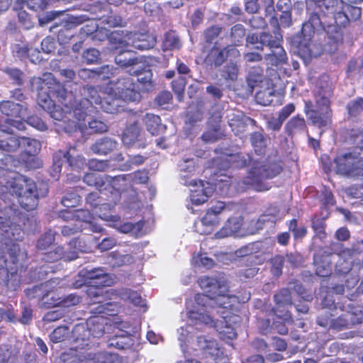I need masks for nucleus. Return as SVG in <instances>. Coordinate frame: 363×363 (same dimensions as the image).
<instances>
[{"label": "nucleus", "instance_id": "nucleus-1", "mask_svg": "<svg viewBox=\"0 0 363 363\" xmlns=\"http://www.w3.org/2000/svg\"><path fill=\"white\" fill-rule=\"evenodd\" d=\"M199 284L208 294H197L194 301L187 303L189 321L192 324H208L212 322L209 314L216 307L230 309L238 301L235 296L227 294L228 287L224 277L219 279L203 277L199 279Z\"/></svg>", "mask_w": 363, "mask_h": 363}, {"label": "nucleus", "instance_id": "nucleus-2", "mask_svg": "<svg viewBox=\"0 0 363 363\" xmlns=\"http://www.w3.org/2000/svg\"><path fill=\"white\" fill-rule=\"evenodd\" d=\"M195 328L191 323L186 324L177 330L178 340L185 360L177 363H201L195 359L188 358V355L200 351L206 357L213 359L215 363H229V359L214 340L197 334Z\"/></svg>", "mask_w": 363, "mask_h": 363}, {"label": "nucleus", "instance_id": "nucleus-3", "mask_svg": "<svg viewBox=\"0 0 363 363\" xmlns=\"http://www.w3.org/2000/svg\"><path fill=\"white\" fill-rule=\"evenodd\" d=\"M82 100L74 106L73 115L78 121H85L88 115L94 112V109H101L106 113L118 112V101L111 102L110 99H101L98 91L90 86H84L82 91Z\"/></svg>", "mask_w": 363, "mask_h": 363}, {"label": "nucleus", "instance_id": "nucleus-4", "mask_svg": "<svg viewBox=\"0 0 363 363\" xmlns=\"http://www.w3.org/2000/svg\"><path fill=\"white\" fill-rule=\"evenodd\" d=\"M6 182V188L15 194L21 206L27 211L34 209L38 201L37 187L35 182L20 174L10 172Z\"/></svg>", "mask_w": 363, "mask_h": 363}, {"label": "nucleus", "instance_id": "nucleus-5", "mask_svg": "<svg viewBox=\"0 0 363 363\" xmlns=\"http://www.w3.org/2000/svg\"><path fill=\"white\" fill-rule=\"evenodd\" d=\"M236 157H242V162L241 164H238V166L246 165L247 161H249L250 169L248 175L245 179V183L258 191H265L269 189L262 183L264 179L272 178L281 171V167L278 163L266 164L264 161H259L256 158H251L249 155H247V159L240 155H238Z\"/></svg>", "mask_w": 363, "mask_h": 363}, {"label": "nucleus", "instance_id": "nucleus-6", "mask_svg": "<svg viewBox=\"0 0 363 363\" xmlns=\"http://www.w3.org/2000/svg\"><path fill=\"white\" fill-rule=\"evenodd\" d=\"M102 92L108 95L111 102L117 100L118 110L121 100L138 101L141 98L140 93L137 90V84L130 77L118 78L116 82L111 81L103 87Z\"/></svg>", "mask_w": 363, "mask_h": 363}, {"label": "nucleus", "instance_id": "nucleus-7", "mask_svg": "<svg viewBox=\"0 0 363 363\" xmlns=\"http://www.w3.org/2000/svg\"><path fill=\"white\" fill-rule=\"evenodd\" d=\"M337 173L349 177H363V146L337 156L334 161Z\"/></svg>", "mask_w": 363, "mask_h": 363}, {"label": "nucleus", "instance_id": "nucleus-8", "mask_svg": "<svg viewBox=\"0 0 363 363\" xmlns=\"http://www.w3.org/2000/svg\"><path fill=\"white\" fill-rule=\"evenodd\" d=\"M316 108H313L311 101L306 102L305 113L313 124L323 128L328 126L331 123V113L330 109V101L325 94H315Z\"/></svg>", "mask_w": 363, "mask_h": 363}, {"label": "nucleus", "instance_id": "nucleus-9", "mask_svg": "<svg viewBox=\"0 0 363 363\" xmlns=\"http://www.w3.org/2000/svg\"><path fill=\"white\" fill-rule=\"evenodd\" d=\"M58 284L59 280L57 279H50L41 284L39 289L47 291V293L42 297V300L44 303L52 306H57L61 307H70L79 303L80 298L75 294H69L62 299L60 298H55L54 294H52L51 291Z\"/></svg>", "mask_w": 363, "mask_h": 363}, {"label": "nucleus", "instance_id": "nucleus-10", "mask_svg": "<svg viewBox=\"0 0 363 363\" xmlns=\"http://www.w3.org/2000/svg\"><path fill=\"white\" fill-rule=\"evenodd\" d=\"M30 82L31 88L38 92L49 89L53 95L57 94L62 99H65L67 95V91L64 86L55 80L51 73L44 74L43 77H33Z\"/></svg>", "mask_w": 363, "mask_h": 363}, {"label": "nucleus", "instance_id": "nucleus-11", "mask_svg": "<svg viewBox=\"0 0 363 363\" xmlns=\"http://www.w3.org/2000/svg\"><path fill=\"white\" fill-rule=\"evenodd\" d=\"M0 111L6 116L16 118V120L8 119L7 123L18 130L25 129L24 123L21 119H25L27 116V108L20 104H16L10 101L0 103Z\"/></svg>", "mask_w": 363, "mask_h": 363}, {"label": "nucleus", "instance_id": "nucleus-12", "mask_svg": "<svg viewBox=\"0 0 363 363\" xmlns=\"http://www.w3.org/2000/svg\"><path fill=\"white\" fill-rule=\"evenodd\" d=\"M66 162L72 169L79 171L86 165L85 159L77 154L74 148L69 150L66 153L60 152L54 156L53 169L55 172H60L62 164Z\"/></svg>", "mask_w": 363, "mask_h": 363}, {"label": "nucleus", "instance_id": "nucleus-13", "mask_svg": "<svg viewBox=\"0 0 363 363\" xmlns=\"http://www.w3.org/2000/svg\"><path fill=\"white\" fill-rule=\"evenodd\" d=\"M342 1L338 0H313L310 2V6L313 7L314 15L317 17L320 24L325 27L326 25L331 23L325 18L330 17L331 14H334L337 11V6Z\"/></svg>", "mask_w": 363, "mask_h": 363}, {"label": "nucleus", "instance_id": "nucleus-14", "mask_svg": "<svg viewBox=\"0 0 363 363\" xmlns=\"http://www.w3.org/2000/svg\"><path fill=\"white\" fill-rule=\"evenodd\" d=\"M157 43L156 37L148 33H130L125 35L120 44H126L131 49L146 50L152 48Z\"/></svg>", "mask_w": 363, "mask_h": 363}, {"label": "nucleus", "instance_id": "nucleus-15", "mask_svg": "<svg viewBox=\"0 0 363 363\" xmlns=\"http://www.w3.org/2000/svg\"><path fill=\"white\" fill-rule=\"evenodd\" d=\"M186 186L191 187L190 200L194 205H201L205 203L213 191V187L208 182L201 180L191 179Z\"/></svg>", "mask_w": 363, "mask_h": 363}, {"label": "nucleus", "instance_id": "nucleus-16", "mask_svg": "<svg viewBox=\"0 0 363 363\" xmlns=\"http://www.w3.org/2000/svg\"><path fill=\"white\" fill-rule=\"evenodd\" d=\"M240 56L239 50L233 46L229 45L220 50L213 48L209 52L207 60L215 66H220L226 59H236Z\"/></svg>", "mask_w": 363, "mask_h": 363}, {"label": "nucleus", "instance_id": "nucleus-17", "mask_svg": "<svg viewBox=\"0 0 363 363\" xmlns=\"http://www.w3.org/2000/svg\"><path fill=\"white\" fill-rule=\"evenodd\" d=\"M70 247H73L74 250L65 251L62 247H57L55 252H50L46 256L48 261H55L57 259H64L65 261H72L78 257L79 251H82L80 248V242L78 240H73L69 243Z\"/></svg>", "mask_w": 363, "mask_h": 363}, {"label": "nucleus", "instance_id": "nucleus-18", "mask_svg": "<svg viewBox=\"0 0 363 363\" xmlns=\"http://www.w3.org/2000/svg\"><path fill=\"white\" fill-rule=\"evenodd\" d=\"M86 279L89 280V283L91 286L96 288L111 286L115 281V277L101 268L87 272Z\"/></svg>", "mask_w": 363, "mask_h": 363}, {"label": "nucleus", "instance_id": "nucleus-19", "mask_svg": "<svg viewBox=\"0 0 363 363\" xmlns=\"http://www.w3.org/2000/svg\"><path fill=\"white\" fill-rule=\"evenodd\" d=\"M122 142L127 147L135 145L138 148H144L145 143L142 140L140 129L137 124L127 127L122 134Z\"/></svg>", "mask_w": 363, "mask_h": 363}, {"label": "nucleus", "instance_id": "nucleus-20", "mask_svg": "<svg viewBox=\"0 0 363 363\" xmlns=\"http://www.w3.org/2000/svg\"><path fill=\"white\" fill-rule=\"evenodd\" d=\"M274 300L276 302V307L274 309V313L284 320H287L289 318V315L288 311H285V308L291 305V298L289 291L288 289L281 290L278 294L274 295Z\"/></svg>", "mask_w": 363, "mask_h": 363}, {"label": "nucleus", "instance_id": "nucleus-21", "mask_svg": "<svg viewBox=\"0 0 363 363\" xmlns=\"http://www.w3.org/2000/svg\"><path fill=\"white\" fill-rule=\"evenodd\" d=\"M111 180L110 177L97 173H88L84 177V182L89 186H95L99 191L104 189L113 194V189L111 185Z\"/></svg>", "mask_w": 363, "mask_h": 363}, {"label": "nucleus", "instance_id": "nucleus-22", "mask_svg": "<svg viewBox=\"0 0 363 363\" xmlns=\"http://www.w3.org/2000/svg\"><path fill=\"white\" fill-rule=\"evenodd\" d=\"M328 35V41L325 45L324 50L330 53L335 52L342 44V33L339 28L333 26H328L327 31Z\"/></svg>", "mask_w": 363, "mask_h": 363}, {"label": "nucleus", "instance_id": "nucleus-23", "mask_svg": "<svg viewBox=\"0 0 363 363\" xmlns=\"http://www.w3.org/2000/svg\"><path fill=\"white\" fill-rule=\"evenodd\" d=\"M100 217L104 220L114 222L115 224L113 225V227L123 233H131L133 235H136L139 233L143 226V225L140 223H136L135 224L130 222L124 223L123 224L118 223L119 217L116 216L104 215V217H102L100 215Z\"/></svg>", "mask_w": 363, "mask_h": 363}, {"label": "nucleus", "instance_id": "nucleus-24", "mask_svg": "<svg viewBox=\"0 0 363 363\" xmlns=\"http://www.w3.org/2000/svg\"><path fill=\"white\" fill-rule=\"evenodd\" d=\"M180 180L184 185L189 184L196 171V163L193 158H183L179 164Z\"/></svg>", "mask_w": 363, "mask_h": 363}, {"label": "nucleus", "instance_id": "nucleus-25", "mask_svg": "<svg viewBox=\"0 0 363 363\" xmlns=\"http://www.w3.org/2000/svg\"><path fill=\"white\" fill-rule=\"evenodd\" d=\"M53 97H55L58 99L59 102H63L67 98H69V100L72 99L73 96L71 93H67L65 97L62 99V97L57 96V94H52L49 89H45L40 92H38V103L40 106H41L45 111L50 110L54 106V101L52 99Z\"/></svg>", "mask_w": 363, "mask_h": 363}, {"label": "nucleus", "instance_id": "nucleus-26", "mask_svg": "<svg viewBox=\"0 0 363 363\" xmlns=\"http://www.w3.org/2000/svg\"><path fill=\"white\" fill-rule=\"evenodd\" d=\"M270 49V52L264 56L265 60L270 65L277 66L286 62L287 55L286 52L279 43Z\"/></svg>", "mask_w": 363, "mask_h": 363}, {"label": "nucleus", "instance_id": "nucleus-27", "mask_svg": "<svg viewBox=\"0 0 363 363\" xmlns=\"http://www.w3.org/2000/svg\"><path fill=\"white\" fill-rule=\"evenodd\" d=\"M72 99L69 100V98H67L63 102H60L62 105L65 106V109H62L59 105H56L54 104V106L50 110H48V113L50 114V117L52 118L55 121H64L65 118H67V114H72V111L74 108L72 104H69V102L71 101Z\"/></svg>", "mask_w": 363, "mask_h": 363}, {"label": "nucleus", "instance_id": "nucleus-28", "mask_svg": "<svg viewBox=\"0 0 363 363\" xmlns=\"http://www.w3.org/2000/svg\"><path fill=\"white\" fill-rule=\"evenodd\" d=\"M122 47H124L125 50L121 52L115 57V62L119 66L128 68L129 67L134 66L138 63V59L133 56L132 49L128 47L126 44H121Z\"/></svg>", "mask_w": 363, "mask_h": 363}, {"label": "nucleus", "instance_id": "nucleus-29", "mask_svg": "<svg viewBox=\"0 0 363 363\" xmlns=\"http://www.w3.org/2000/svg\"><path fill=\"white\" fill-rule=\"evenodd\" d=\"M19 142L20 147L23 148L28 155L27 160L23 159V161L27 162L28 160H33V155L37 153L40 148V143L35 139L26 137H20Z\"/></svg>", "mask_w": 363, "mask_h": 363}, {"label": "nucleus", "instance_id": "nucleus-30", "mask_svg": "<svg viewBox=\"0 0 363 363\" xmlns=\"http://www.w3.org/2000/svg\"><path fill=\"white\" fill-rule=\"evenodd\" d=\"M118 146V143L110 138H104L96 142L91 147L94 153L106 155Z\"/></svg>", "mask_w": 363, "mask_h": 363}, {"label": "nucleus", "instance_id": "nucleus-31", "mask_svg": "<svg viewBox=\"0 0 363 363\" xmlns=\"http://www.w3.org/2000/svg\"><path fill=\"white\" fill-rule=\"evenodd\" d=\"M281 42L282 36L278 30L274 32V35L267 32H262L259 34V45H257L255 48L262 49V45L272 48Z\"/></svg>", "mask_w": 363, "mask_h": 363}, {"label": "nucleus", "instance_id": "nucleus-32", "mask_svg": "<svg viewBox=\"0 0 363 363\" xmlns=\"http://www.w3.org/2000/svg\"><path fill=\"white\" fill-rule=\"evenodd\" d=\"M314 264L316 274L319 277H327L332 272L330 257L328 255L320 257L318 255L314 257Z\"/></svg>", "mask_w": 363, "mask_h": 363}, {"label": "nucleus", "instance_id": "nucleus-33", "mask_svg": "<svg viewBox=\"0 0 363 363\" xmlns=\"http://www.w3.org/2000/svg\"><path fill=\"white\" fill-rule=\"evenodd\" d=\"M242 225V221L238 218H230L228 220L225 226L220 232L217 233L218 238H223L231 235L240 228Z\"/></svg>", "mask_w": 363, "mask_h": 363}, {"label": "nucleus", "instance_id": "nucleus-34", "mask_svg": "<svg viewBox=\"0 0 363 363\" xmlns=\"http://www.w3.org/2000/svg\"><path fill=\"white\" fill-rule=\"evenodd\" d=\"M104 191H105L104 189H102L101 191H94L89 194L86 196V202L94 208L100 206L101 208H106V207L110 208L111 206H113L111 203H104V201L106 200L104 197V196L106 195V194L104 192Z\"/></svg>", "mask_w": 363, "mask_h": 363}, {"label": "nucleus", "instance_id": "nucleus-35", "mask_svg": "<svg viewBox=\"0 0 363 363\" xmlns=\"http://www.w3.org/2000/svg\"><path fill=\"white\" fill-rule=\"evenodd\" d=\"M145 121L147 130L152 135H157L164 129V126L161 123V119L158 116L147 113Z\"/></svg>", "mask_w": 363, "mask_h": 363}, {"label": "nucleus", "instance_id": "nucleus-36", "mask_svg": "<svg viewBox=\"0 0 363 363\" xmlns=\"http://www.w3.org/2000/svg\"><path fill=\"white\" fill-rule=\"evenodd\" d=\"M181 43L177 35L174 31H169L164 34L162 48L164 51L179 49Z\"/></svg>", "mask_w": 363, "mask_h": 363}, {"label": "nucleus", "instance_id": "nucleus-37", "mask_svg": "<svg viewBox=\"0 0 363 363\" xmlns=\"http://www.w3.org/2000/svg\"><path fill=\"white\" fill-rule=\"evenodd\" d=\"M306 122L303 118L296 116L291 118L286 125L285 129L288 134L293 135L303 131Z\"/></svg>", "mask_w": 363, "mask_h": 363}, {"label": "nucleus", "instance_id": "nucleus-38", "mask_svg": "<svg viewBox=\"0 0 363 363\" xmlns=\"http://www.w3.org/2000/svg\"><path fill=\"white\" fill-rule=\"evenodd\" d=\"M220 217L212 212L206 211L205 216L201 220V224L206 227V229L201 231V233H209L220 223Z\"/></svg>", "mask_w": 363, "mask_h": 363}, {"label": "nucleus", "instance_id": "nucleus-39", "mask_svg": "<svg viewBox=\"0 0 363 363\" xmlns=\"http://www.w3.org/2000/svg\"><path fill=\"white\" fill-rule=\"evenodd\" d=\"M104 319L101 317H96L90 318L87 321V325L89 326V331H90V335L95 337H100L104 335Z\"/></svg>", "mask_w": 363, "mask_h": 363}, {"label": "nucleus", "instance_id": "nucleus-40", "mask_svg": "<svg viewBox=\"0 0 363 363\" xmlns=\"http://www.w3.org/2000/svg\"><path fill=\"white\" fill-rule=\"evenodd\" d=\"M213 311H211L209 313H206L209 314L212 318V322L211 323L206 324L207 325L214 326L217 331L223 337L228 339L233 340L236 337L237 333L235 331L234 328L229 325H225V327L218 325V322L214 321L213 317Z\"/></svg>", "mask_w": 363, "mask_h": 363}, {"label": "nucleus", "instance_id": "nucleus-41", "mask_svg": "<svg viewBox=\"0 0 363 363\" xmlns=\"http://www.w3.org/2000/svg\"><path fill=\"white\" fill-rule=\"evenodd\" d=\"M96 303L98 306L91 308V311L95 313L113 315L117 311L118 306L112 302H103L99 300Z\"/></svg>", "mask_w": 363, "mask_h": 363}, {"label": "nucleus", "instance_id": "nucleus-42", "mask_svg": "<svg viewBox=\"0 0 363 363\" xmlns=\"http://www.w3.org/2000/svg\"><path fill=\"white\" fill-rule=\"evenodd\" d=\"M345 13L346 12L344 9V2L342 1L340 3L339 6H337L335 13L334 14H331L330 17H328V18H331V20L334 21L337 26H345L350 21V19Z\"/></svg>", "mask_w": 363, "mask_h": 363}, {"label": "nucleus", "instance_id": "nucleus-43", "mask_svg": "<svg viewBox=\"0 0 363 363\" xmlns=\"http://www.w3.org/2000/svg\"><path fill=\"white\" fill-rule=\"evenodd\" d=\"M72 334L74 341H84L89 339L90 336V331H89L87 323L86 324L80 323L76 325L72 329Z\"/></svg>", "mask_w": 363, "mask_h": 363}, {"label": "nucleus", "instance_id": "nucleus-44", "mask_svg": "<svg viewBox=\"0 0 363 363\" xmlns=\"http://www.w3.org/2000/svg\"><path fill=\"white\" fill-rule=\"evenodd\" d=\"M121 298L125 301H128L135 306H144V301L137 291L130 289H123L120 293Z\"/></svg>", "mask_w": 363, "mask_h": 363}, {"label": "nucleus", "instance_id": "nucleus-45", "mask_svg": "<svg viewBox=\"0 0 363 363\" xmlns=\"http://www.w3.org/2000/svg\"><path fill=\"white\" fill-rule=\"evenodd\" d=\"M108 354L106 352L89 354L87 357L84 356L83 358L75 359L72 363H106Z\"/></svg>", "mask_w": 363, "mask_h": 363}, {"label": "nucleus", "instance_id": "nucleus-46", "mask_svg": "<svg viewBox=\"0 0 363 363\" xmlns=\"http://www.w3.org/2000/svg\"><path fill=\"white\" fill-rule=\"evenodd\" d=\"M251 143L255 152L257 155H261L264 152L266 141L264 136L260 133H254L251 135Z\"/></svg>", "mask_w": 363, "mask_h": 363}, {"label": "nucleus", "instance_id": "nucleus-47", "mask_svg": "<svg viewBox=\"0 0 363 363\" xmlns=\"http://www.w3.org/2000/svg\"><path fill=\"white\" fill-rule=\"evenodd\" d=\"M13 213L14 211L11 207L0 210V228L6 233H9V229L12 228L10 218Z\"/></svg>", "mask_w": 363, "mask_h": 363}, {"label": "nucleus", "instance_id": "nucleus-48", "mask_svg": "<svg viewBox=\"0 0 363 363\" xmlns=\"http://www.w3.org/2000/svg\"><path fill=\"white\" fill-rule=\"evenodd\" d=\"M20 147L19 138L10 136L6 140H0V150L11 152Z\"/></svg>", "mask_w": 363, "mask_h": 363}, {"label": "nucleus", "instance_id": "nucleus-49", "mask_svg": "<svg viewBox=\"0 0 363 363\" xmlns=\"http://www.w3.org/2000/svg\"><path fill=\"white\" fill-rule=\"evenodd\" d=\"M3 72L6 74L13 84L21 85L24 79V74L19 69L15 67H5Z\"/></svg>", "mask_w": 363, "mask_h": 363}, {"label": "nucleus", "instance_id": "nucleus-50", "mask_svg": "<svg viewBox=\"0 0 363 363\" xmlns=\"http://www.w3.org/2000/svg\"><path fill=\"white\" fill-rule=\"evenodd\" d=\"M245 35V30L242 25L237 24L231 28L230 36L233 47L242 43L244 36Z\"/></svg>", "mask_w": 363, "mask_h": 363}, {"label": "nucleus", "instance_id": "nucleus-51", "mask_svg": "<svg viewBox=\"0 0 363 363\" xmlns=\"http://www.w3.org/2000/svg\"><path fill=\"white\" fill-rule=\"evenodd\" d=\"M69 334V330L67 327H58L50 334V340L55 343L61 342L67 338Z\"/></svg>", "mask_w": 363, "mask_h": 363}, {"label": "nucleus", "instance_id": "nucleus-52", "mask_svg": "<svg viewBox=\"0 0 363 363\" xmlns=\"http://www.w3.org/2000/svg\"><path fill=\"white\" fill-rule=\"evenodd\" d=\"M152 73L150 70H145L138 75V82L143 86V89L147 91L153 88Z\"/></svg>", "mask_w": 363, "mask_h": 363}, {"label": "nucleus", "instance_id": "nucleus-53", "mask_svg": "<svg viewBox=\"0 0 363 363\" xmlns=\"http://www.w3.org/2000/svg\"><path fill=\"white\" fill-rule=\"evenodd\" d=\"M238 68L237 65L230 60V62L224 67L222 76L225 79L235 80L238 76Z\"/></svg>", "mask_w": 363, "mask_h": 363}, {"label": "nucleus", "instance_id": "nucleus-54", "mask_svg": "<svg viewBox=\"0 0 363 363\" xmlns=\"http://www.w3.org/2000/svg\"><path fill=\"white\" fill-rule=\"evenodd\" d=\"M286 213L284 208L280 209L277 206H274L267 209L265 215H269L267 220L271 223H275L277 220L282 218Z\"/></svg>", "mask_w": 363, "mask_h": 363}, {"label": "nucleus", "instance_id": "nucleus-55", "mask_svg": "<svg viewBox=\"0 0 363 363\" xmlns=\"http://www.w3.org/2000/svg\"><path fill=\"white\" fill-rule=\"evenodd\" d=\"M96 72V79H109L117 73L118 69L113 66L105 65L95 70Z\"/></svg>", "mask_w": 363, "mask_h": 363}, {"label": "nucleus", "instance_id": "nucleus-56", "mask_svg": "<svg viewBox=\"0 0 363 363\" xmlns=\"http://www.w3.org/2000/svg\"><path fill=\"white\" fill-rule=\"evenodd\" d=\"M81 198L74 192L67 193L62 199V204L67 208H72L77 206Z\"/></svg>", "mask_w": 363, "mask_h": 363}, {"label": "nucleus", "instance_id": "nucleus-57", "mask_svg": "<svg viewBox=\"0 0 363 363\" xmlns=\"http://www.w3.org/2000/svg\"><path fill=\"white\" fill-rule=\"evenodd\" d=\"M344 9L350 21H356L361 16V9L354 4L344 3Z\"/></svg>", "mask_w": 363, "mask_h": 363}, {"label": "nucleus", "instance_id": "nucleus-58", "mask_svg": "<svg viewBox=\"0 0 363 363\" xmlns=\"http://www.w3.org/2000/svg\"><path fill=\"white\" fill-rule=\"evenodd\" d=\"M55 241L54 233L50 230L45 233L38 242V247L40 250H46Z\"/></svg>", "mask_w": 363, "mask_h": 363}, {"label": "nucleus", "instance_id": "nucleus-59", "mask_svg": "<svg viewBox=\"0 0 363 363\" xmlns=\"http://www.w3.org/2000/svg\"><path fill=\"white\" fill-rule=\"evenodd\" d=\"M12 52L14 57L23 60L29 55V48L23 43L15 44L13 46Z\"/></svg>", "mask_w": 363, "mask_h": 363}, {"label": "nucleus", "instance_id": "nucleus-60", "mask_svg": "<svg viewBox=\"0 0 363 363\" xmlns=\"http://www.w3.org/2000/svg\"><path fill=\"white\" fill-rule=\"evenodd\" d=\"M69 217L77 218L82 225V224L81 223V221L85 223H90L91 222V215L87 210H78L74 213V214L72 213H67V218Z\"/></svg>", "mask_w": 363, "mask_h": 363}, {"label": "nucleus", "instance_id": "nucleus-61", "mask_svg": "<svg viewBox=\"0 0 363 363\" xmlns=\"http://www.w3.org/2000/svg\"><path fill=\"white\" fill-rule=\"evenodd\" d=\"M314 48L315 45L311 43L306 45L301 44L299 47V53L303 58H311L313 57H317L319 55V52H315Z\"/></svg>", "mask_w": 363, "mask_h": 363}, {"label": "nucleus", "instance_id": "nucleus-62", "mask_svg": "<svg viewBox=\"0 0 363 363\" xmlns=\"http://www.w3.org/2000/svg\"><path fill=\"white\" fill-rule=\"evenodd\" d=\"M272 92L270 90H264L259 91L256 94L255 99L258 104L267 106L272 101Z\"/></svg>", "mask_w": 363, "mask_h": 363}, {"label": "nucleus", "instance_id": "nucleus-63", "mask_svg": "<svg viewBox=\"0 0 363 363\" xmlns=\"http://www.w3.org/2000/svg\"><path fill=\"white\" fill-rule=\"evenodd\" d=\"M82 229V225L79 221H76L74 223H69L62 228V234L65 236L72 235Z\"/></svg>", "mask_w": 363, "mask_h": 363}, {"label": "nucleus", "instance_id": "nucleus-64", "mask_svg": "<svg viewBox=\"0 0 363 363\" xmlns=\"http://www.w3.org/2000/svg\"><path fill=\"white\" fill-rule=\"evenodd\" d=\"M349 113L352 116H356L363 110V99H358L351 101L347 105Z\"/></svg>", "mask_w": 363, "mask_h": 363}]
</instances>
